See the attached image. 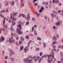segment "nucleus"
<instances>
[{
    "mask_svg": "<svg viewBox=\"0 0 63 63\" xmlns=\"http://www.w3.org/2000/svg\"><path fill=\"white\" fill-rule=\"evenodd\" d=\"M20 39L21 40H22V41H24V38H23V37H21Z\"/></svg>",
    "mask_w": 63,
    "mask_h": 63,
    "instance_id": "obj_32",
    "label": "nucleus"
},
{
    "mask_svg": "<svg viewBox=\"0 0 63 63\" xmlns=\"http://www.w3.org/2000/svg\"><path fill=\"white\" fill-rule=\"evenodd\" d=\"M23 61H24V62H25L26 63H29L28 61H27V60H26V59H24Z\"/></svg>",
    "mask_w": 63,
    "mask_h": 63,
    "instance_id": "obj_12",
    "label": "nucleus"
},
{
    "mask_svg": "<svg viewBox=\"0 0 63 63\" xmlns=\"http://www.w3.org/2000/svg\"><path fill=\"white\" fill-rule=\"evenodd\" d=\"M54 52L53 51H52L51 52V54H50V55H49L48 56V61H49V59L50 58V57L51 56L54 59Z\"/></svg>",
    "mask_w": 63,
    "mask_h": 63,
    "instance_id": "obj_1",
    "label": "nucleus"
},
{
    "mask_svg": "<svg viewBox=\"0 0 63 63\" xmlns=\"http://www.w3.org/2000/svg\"><path fill=\"white\" fill-rule=\"evenodd\" d=\"M59 1V0H56L55 1V3H57Z\"/></svg>",
    "mask_w": 63,
    "mask_h": 63,
    "instance_id": "obj_51",
    "label": "nucleus"
},
{
    "mask_svg": "<svg viewBox=\"0 0 63 63\" xmlns=\"http://www.w3.org/2000/svg\"><path fill=\"white\" fill-rule=\"evenodd\" d=\"M28 49H29V48H25L24 49V52H26L28 51Z\"/></svg>",
    "mask_w": 63,
    "mask_h": 63,
    "instance_id": "obj_14",
    "label": "nucleus"
},
{
    "mask_svg": "<svg viewBox=\"0 0 63 63\" xmlns=\"http://www.w3.org/2000/svg\"><path fill=\"white\" fill-rule=\"evenodd\" d=\"M53 51H56V49H55V48L53 49H52Z\"/></svg>",
    "mask_w": 63,
    "mask_h": 63,
    "instance_id": "obj_55",
    "label": "nucleus"
},
{
    "mask_svg": "<svg viewBox=\"0 0 63 63\" xmlns=\"http://www.w3.org/2000/svg\"><path fill=\"white\" fill-rule=\"evenodd\" d=\"M63 54V52H61L60 53V55L61 56Z\"/></svg>",
    "mask_w": 63,
    "mask_h": 63,
    "instance_id": "obj_58",
    "label": "nucleus"
},
{
    "mask_svg": "<svg viewBox=\"0 0 63 63\" xmlns=\"http://www.w3.org/2000/svg\"><path fill=\"white\" fill-rule=\"evenodd\" d=\"M5 10H2L0 12V14L2 13H5Z\"/></svg>",
    "mask_w": 63,
    "mask_h": 63,
    "instance_id": "obj_21",
    "label": "nucleus"
},
{
    "mask_svg": "<svg viewBox=\"0 0 63 63\" xmlns=\"http://www.w3.org/2000/svg\"><path fill=\"white\" fill-rule=\"evenodd\" d=\"M24 3H22L21 4V6L22 7H23V6H24Z\"/></svg>",
    "mask_w": 63,
    "mask_h": 63,
    "instance_id": "obj_42",
    "label": "nucleus"
},
{
    "mask_svg": "<svg viewBox=\"0 0 63 63\" xmlns=\"http://www.w3.org/2000/svg\"><path fill=\"white\" fill-rule=\"evenodd\" d=\"M51 15L52 17H54L55 16V15L53 13H51Z\"/></svg>",
    "mask_w": 63,
    "mask_h": 63,
    "instance_id": "obj_20",
    "label": "nucleus"
},
{
    "mask_svg": "<svg viewBox=\"0 0 63 63\" xmlns=\"http://www.w3.org/2000/svg\"><path fill=\"white\" fill-rule=\"evenodd\" d=\"M20 50H22V49H23V46H22L21 47L20 46Z\"/></svg>",
    "mask_w": 63,
    "mask_h": 63,
    "instance_id": "obj_26",
    "label": "nucleus"
},
{
    "mask_svg": "<svg viewBox=\"0 0 63 63\" xmlns=\"http://www.w3.org/2000/svg\"><path fill=\"white\" fill-rule=\"evenodd\" d=\"M2 7V5L1 4H0V8H1V7Z\"/></svg>",
    "mask_w": 63,
    "mask_h": 63,
    "instance_id": "obj_62",
    "label": "nucleus"
},
{
    "mask_svg": "<svg viewBox=\"0 0 63 63\" xmlns=\"http://www.w3.org/2000/svg\"><path fill=\"white\" fill-rule=\"evenodd\" d=\"M35 13H36V14L37 16V17H39V15L38 13H37V12H35Z\"/></svg>",
    "mask_w": 63,
    "mask_h": 63,
    "instance_id": "obj_27",
    "label": "nucleus"
},
{
    "mask_svg": "<svg viewBox=\"0 0 63 63\" xmlns=\"http://www.w3.org/2000/svg\"><path fill=\"white\" fill-rule=\"evenodd\" d=\"M10 53H12V54H15V53L13 52V51L12 50H10Z\"/></svg>",
    "mask_w": 63,
    "mask_h": 63,
    "instance_id": "obj_28",
    "label": "nucleus"
},
{
    "mask_svg": "<svg viewBox=\"0 0 63 63\" xmlns=\"http://www.w3.org/2000/svg\"><path fill=\"white\" fill-rule=\"evenodd\" d=\"M53 40L55 41H56L57 40V38H56L55 36L53 37Z\"/></svg>",
    "mask_w": 63,
    "mask_h": 63,
    "instance_id": "obj_23",
    "label": "nucleus"
},
{
    "mask_svg": "<svg viewBox=\"0 0 63 63\" xmlns=\"http://www.w3.org/2000/svg\"><path fill=\"white\" fill-rule=\"evenodd\" d=\"M52 2L53 3H55V0H53Z\"/></svg>",
    "mask_w": 63,
    "mask_h": 63,
    "instance_id": "obj_49",
    "label": "nucleus"
},
{
    "mask_svg": "<svg viewBox=\"0 0 63 63\" xmlns=\"http://www.w3.org/2000/svg\"><path fill=\"white\" fill-rule=\"evenodd\" d=\"M5 19L4 18V20H3V24L4 26V28H7V27L8 26L7 25H5L4 24H5Z\"/></svg>",
    "mask_w": 63,
    "mask_h": 63,
    "instance_id": "obj_5",
    "label": "nucleus"
},
{
    "mask_svg": "<svg viewBox=\"0 0 63 63\" xmlns=\"http://www.w3.org/2000/svg\"><path fill=\"white\" fill-rule=\"evenodd\" d=\"M11 61L12 62H14V58H11Z\"/></svg>",
    "mask_w": 63,
    "mask_h": 63,
    "instance_id": "obj_45",
    "label": "nucleus"
},
{
    "mask_svg": "<svg viewBox=\"0 0 63 63\" xmlns=\"http://www.w3.org/2000/svg\"><path fill=\"white\" fill-rule=\"evenodd\" d=\"M17 26L18 27V29H22V28L21 27V25L20 24H19L17 25Z\"/></svg>",
    "mask_w": 63,
    "mask_h": 63,
    "instance_id": "obj_8",
    "label": "nucleus"
},
{
    "mask_svg": "<svg viewBox=\"0 0 63 63\" xmlns=\"http://www.w3.org/2000/svg\"><path fill=\"white\" fill-rule=\"evenodd\" d=\"M40 58V57L38 56L37 57L34 59V62H36Z\"/></svg>",
    "mask_w": 63,
    "mask_h": 63,
    "instance_id": "obj_6",
    "label": "nucleus"
},
{
    "mask_svg": "<svg viewBox=\"0 0 63 63\" xmlns=\"http://www.w3.org/2000/svg\"><path fill=\"white\" fill-rule=\"evenodd\" d=\"M17 13H16L15 12H14L12 14L13 15V17H14L16 16V15H17Z\"/></svg>",
    "mask_w": 63,
    "mask_h": 63,
    "instance_id": "obj_10",
    "label": "nucleus"
},
{
    "mask_svg": "<svg viewBox=\"0 0 63 63\" xmlns=\"http://www.w3.org/2000/svg\"><path fill=\"white\" fill-rule=\"evenodd\" d=\"M21 16L22 17H25V15L24 14H22L21 15Z\"/></svg>",
    "mask_w": 63,
    "mask_h": 63,
    "instance_id": "obj_31",
    "label": "nucleus"
},
{
    "mask_svg": "<svg viewBox=\"0 0 63 63\" xmlns=\"http://www.w3.org/2000/svg\"><path fill=\"white\" fill-rule=\"evenodd\" d=\"M52 60H53V59H52V58H50V60H49V61H47L48 63H51V61H52Z\"/></svg>",
    "mask_w": 63,
    "mask_h": 63,
    "instance_id": "obj_11",
    "label": "nucleus"
},
{
    "mask_svg": "<svg viewBox=\"0 0 63 63\" xmlns=\"http://www.w3.org/2000/svg\"><path fill=\"white\" fill-rule=\"evenodd\" d=\"M37 26L36 25H34V28H36L37 27Z\"/></svg>",
    "mask_w": 63,
    "mask_h": 63,
    "instance_id": "obj_63",
    "label": "nucleus"
},
{
    "mask_svg": "<svg viewBox=\"0 0 63 63\" xmlns=\"http://www.w3.org/2000/svg\"><path fill=\"white\" fill-rule=\"evenodd\" d=\"M12 25L14 26V25H15V24H16V22H14L13 21V20L12 21Z\"/></svg>",
    "mask_w": 63,
    "mask_h": 63,
    "instance_id": "obj_18",
    "label": "nucleus"
},
{
    "mask_svg": "<svg viewBox=\"0 0 63 63\" xmlns=\"http://www.w3.org/2000/svg\"><path fill=\"white\" fill-rule=\"evenodd\" d=\"M61 63H63V58H61Z\"/></svg>",
    "mask_w": 63,
    "mask_h": 63,
    "instance_id": "obj_35",
    "label": "nucleus"
},
{
    "mask_svg": "<svg viewBox=\"0 0 63 63\" xmlns=\"http://www.w3.org/2000/svg\"><path fill=\"white\" fill-rule=\"evenodd\" d=\"M15 44L17 46H18V43L17 42H15Z\"/></svg>",
    "mask_w": 63,
    "mask_h": 63,
    "instance_id": "obj_39",
    "label": "nucleus"
},
{
    "mask_svg": "<svg viewBox=\"0 0 63 63\" xmlns=\"http://www.w3.org/2000/svg\"><path fill=\"white\" fill-rule=\"evenodd\" d=\"M11 31H14V30L13 29V27H12V26H11Z\"/></svg>",
    "mask_w": 63,
    "mask_h": 63,
    "instance_id": "obj_22",
    "label": "nucleus"
},
{
    "mask_svg": "<svg viewBox=\"0 0 63 63\" xmlns=\"http://www.w3.org/2000/svg\"><path fill=\"white\" fill-rule=\"evenodd\" d=\"M0 16H1L2 18H3L4 17V16H3V15L1 13L0 14Z\"/></svg>",
    "mask_w": 63,
    "mask_h": 63,
    "instance_id": "obj_34",
    "label": "nucleus"
},
{
    "mask_svg": "<svg viewBox=\"0 0 63 63\" xmlns=\"http://www.w3.org/2000/svg\"><path fill=\"white\" fill-rule=\"evenodd\" d=\"M48 56V54H46V55H44L43 56L44 58H45L46 57H47Z\"/></svg>",
    "mask_w": 63,
    "mask_h": 63,
    "instance_id": "obj_25",
    "label": "nucleus"
},
{
    "mask_svg": "<svg viewBox=\"0 0 63 63\" xmlns=\"http://www.w3.org/2000/svg\"><path fill=\"white\" fill-rule=\"evenodd\" d=\"M22 42L21 41H19V44H22Z\"/></svg>",
    "mask_w": 63,
    "mask_h": 63,
    "instance_id": "obj_48",
    "label": "nucleus"
},
{
    "mask_svg": "<svg viewBox=\"0 0 63 63\" xmlns=\"http://www.w3.org/2000/svg\"><path fill=\"white\" fill-rule=\"evenodd\" d=\"M39 49H40L39 48H36V50H39Z\"/></svg>",
    "mask_w": 63,
    "mask_h": 63,
    "instance_id": "obj_61",
    "label": "nucleus"
},
{
    "mask_svg": "<svg viewBox=\"0 0 63 63\" xmlns=\"http://www.w3.org/2000/svg\"><path fill=\"white\" fill-rule=\"evenodd\" d=\"M37 40H39V41H41V38H40L39 37H37Z\"/></svg>",
    "mask_w": 63,
    "mask_h": 63,
    "instance_id": "obj_29",
    "label": "nucleus"
},
{
    "mask_svg": "<svg viewBox=\"0 0 63 63\" xmlns=\"http://www.w3.org/2000/svg\"><path fill=\"white\" fill-rule=\"evenodd\" d=\"M17 35L16 34V33H15L14 34V37H16L17 36Z\"/></svg>",
    "mask_w": 63,
    "mask_h": 63,
    "instance_id": "obj_30",
    "label": "nucleus"
},
{
    "mask_svg": "<svg viewBox=\"0 0 63 63\" xmlns=\"http://www.w3.org/2000/svg\"><path fill=\"white\" fill-rule=\"evenodd\" d=\"M28 61L29 62H30V63L31 62H32V61H33V60L32 59V60H30V59H28Z\"/></svg>",
    "mask_w": 63,
    "mask_h": 63,
    "instance_id": "obj_16",
    "label": "nucleus"
},
{
    "mask_svg": "<svg viewBox=\"0 0 63 63\" xmlns=\"http://www.w3.org/2000/svg\"><path fill=\"white\" fill-rule=\"evenodd\" d=\"M34 35H35V36H36V35H37V32H36V30H34Z\"/></svg>",
    "mask_w": 63,
    "mask_h": 63,
    "instance_id": "obj_19",
    "label": "nucleus"
},
{
    "mask_svg": "<svg viewBox=\"0 0 63 63\" xmlns=\"http://www.w3.org/2000/svg\"><path fill=\"white\" fill-rule=\"evenodd\" d=\"M28 58L27 59H28V58H30V59H32L33 57L31 56V55H28L27 56Z\"/></svg>",
    "mask_w": 63,
    "mask_h": 63,
    "instance_id": "obj_13",
    "label": "nucleus"
},
{
    "mask_svg": "<svg viewBox=\"0 0 63 63\" xmlns=\"http://www.w3.org/2000/svg\"><path fill=\"white\" fill-rule=\"evenodd\" d=\"M59 22H57L56 23V25H57V26L59 25V24H60L59 23V22H60L61 21H60L59 20Z\"/></svg>",
    "mask_w": 63,
    "mask_h": 63,
    "instance_id": "obj_17",
    "label": "nucleus"
},
{
    "mask_svg": "<svg viewBox=\"0 0 63 63\" xmlns=\"http://www.w3.org/2000/svg\"><path fill=\"white\" fill-rule=\"evenodd\" d=\"M13 20L14 21H16V18L14 17H13Z\"/></svg>",
    "mask_w": 63,
    "mask_h": 63,
    "instance_id": "obj_33",
    "label": "nucleus"
},
{
    "mask_svg": "<svg viewBox=\"0 0 63 63\" xmlns=\"http://www.w3.org/2000/svg\"><path fill=\"white\" fill-rule=\"evenodd\" d=\"M29 24V22H27L26 23V25H28Z\"/></svg>",
    "mask_w": 63,
    "mask_h": 63,
    "instance_id": "obj_41",
    "label": "nucleus"
},
{
    "mask_svg": "<svg viewBox=\"0 0 63 63\" xmlns=\"http://www.w3.org/2000/svg\"><path fill=\"white\" fill-rule=\"evenodd\" d=\"M15 4V1H11V5L12 6H14Z\"/></svg>",
    "mask_w": 63,
    "mask_h": 63,
    "instance_id": "obj_9",
    "label": "nucleus"
},
{
    "mask_svg": "<svg viewBox=\"0 0 63 63\" xmlns=\"http://www.w3.org/2000/svg\"><path fill=\"white\" fill-rule=\"evenodd\" d=\"M44 7H42L41 8V11H43V10H44Z\"/></svg>",
    "mask_w": 63,
    "mask_h": 63,
    "instance_id": "obj_43",
    "label": "nucleus"
},
{
    "mask_svg": "<svg viewBox=\"0 0 63 63\" xmlns=\"http://www.w3.org/2000/svg\"><path fill=\"white\" fill-rule=\"evenodd\" d=\"M43 54V53L42 52H41L40 53V56H42V55Z\"/></svg>",
    "mask_w": 63,
    "mask_h": 63,
    "instance_id": "obj_46",
    "label": "nucleus"
},
{
    "mask_svg": "<svg viewBox=\"0 0 63 63\" xmlns=\"http://www.w3.org/2000/svg\"><path fill=\"white\" fill-rule=\"evenodd\" d=\"M21 29H18V28L17 29V33H18V35H21L22 33V32L20 31Z\"/></svg>",
    "mask_w": 63,
    "mask_h": 63,
    "instance_id": "obj_2",
    "label": "nucleus"
},
{
    "mask_svg": "<svg viewBox=\"0 0 63 63\" xmlns=\"http://www.w3.org/2000/svg\"><path fill=\"white\" fill-rule=\"evenodd\" d=\"M30 14L29 13H28L27 14V17H30Z\"/></svg>",
    "mask_w": 63,
    "mask_h": 63,
    "instance_id": "obj_36",
    "label": "nucleus"
},
{
    "mask_svg": "<svg viewBox=\"0 0 63 63\" xmlns=\"http://www.w3.org/2000/svg\"><path fill=\"white\" fill-rule=\"evenodd\" d=\"M42 4L45 5H47L48 4V2H43L42 3Z\"/></svg>",
    "mask_w": 63,
    "mask_h": 63,
    "instance_id": "obj_7",
    "label": "nucleus"
},
{
    "mask_svg": "<svg viewBox=\"0 0 63 63\" xmlns=\"http://www.w3.org/2000/svg\"><path fill=\"white\" fill-rule=\"evenodd\" d=\"M11 17H10V19H12V18H13V17H12V14H11L10 15Z\"/></svg>",
    "mask_w": 63,
    "mask_h": 63,
    "instance_id": "obj_37",
    "label": "nucleus"
},
{
    "mask_svg": "<svg viewBox=\"0 0 63 63\" xmlns=\"http://www.w3.org/2000/svg\"><path fill=\"white\" fill-rule=\"evenodd\" d=\"M5 59H8V56H5Z\"/></svg>",
    "mask_w": 63,
    "mask_h": 63,
    "instance_id": "obj_56",
    "label": "nucleus"
},
{
    "mask_svg": "<svg viewBox=\"0 0 63 63\" xmlns=\"http://www.w3.org/2000/svg\"><path fill=\"white\" fill-rule=\"evenodd\" d=\"M43 45L44 46L43 47H44L45 48L46 47V43H43Z\"/></svg>",
    "mask_w": 63,
    "mask_h": 63,
    "instance_id": "obj_24",
    "label": "nucleus"
},
{
    "mask_svg": "<svg viewBox=\"0 0 63 63\" xmlns=\"http://www.w3.org/2000/svg\"><path fill=\"white\" fill-rule=\"evenodd\" d=\"M26 39H29V37L27 35H26Z\"/></svg>",
    "mask_w": 63,
    "mask_h": 63,
    "instance_id": "obj_44",
    "label": "nucleus"
},
{
    "mask_svg": "<svg viewBox=\"0 0 63 63\" xmlns=\"http://www.w3.org/2000/svg\"><path fill=\"white\" fill-rule=\"evenodd\" d=\"M34 4L35 6H37V5H38V4H37V3H34Z\"/></svg>",
    "mask_w": 63,
    "mask_h": 63,
    "instance_id": "obj_47",
    "label": "nucleus"
},
{
    "mask_svg": "<svg viewBox=\"0 0 63 63\" xmlns=\"http://www.w3.org/2000/svg\"><path fill=\"white\" fill-rule=\"evenodd\" d=\"M53 45H54L55 44V41H53L52 43Z\"/></svg>",
    "mask_w": 63,
    "mask_h": 63,
    "instance_id": "obj_60",
    "label": "nucleus"
},
{
    "mask_svg": "<svg viewBox=\"0 0 63 63\" xmlns=\"http://www.w3.org/2000/svg\"><path fill=\"white\" fill-rule=\"evenodd\" d=\"M21 14H19V15L18 16L19 17H20V16H21Z\"/></svg>",
    "mask_w": 63,
    "mask_h": 63,
    "instance_id": "obj_54",
    "label": "nucleus"
},
{
    "mask_svg": "<svg viewBox=\"0 0 63 63\" xmlns=\"http://www.w3.org/2000/svg\"><path fill=\"white\" fill-rule=\"evenodd\" d=\"M52 46V47H53L54 48H56V46H55V45Z\"/></svg>",
    "mask_w": 63,
    "mask_h": 63,
    "instance_id": "obj_52",
    "label": "nucleus"
},
{
    "mask_svg": "<svg viewBox=\"0 0 63 63\" xmlns=\"http://www.w3.org/2000/svg\"><path fill=\"white\" fill-rule=\"evenodd\" d=\"M39 63H40L41 62V59L40 58H40H39Z\"/></svg>",
    "mask_w": 63,
    "mask_h": 63,
    "instance_id": "obj_38",
    "label": "nucleus"
},
{
    "mask_svg": "<svg viewBox=\"0 0 63 63\" xmlns=\"http://www.w3.org/2000/svg\"><path fill=\"white\" fill-rule=\"evenodd\" d=\"M56 36L57 38H58V37H59V35H58V34H56Z\"/></svg>",
    "mask_w": 63,
    "mask_h": 63,
    "instance_id": "obj_50",
    "label": "nucleus"
},
{
    "mask_svg": "<svg viewBox=\"0 0 63 63\" xmlns=\"http://www.w3.org/2000/svg\"><path fill=\"white\" fill-rule=\"evenodd\" d=\"M56 28V27H55V26H54L53 27V28L54 29H55Z\"/></svg>",
    "mask_w": 63,
    "mask_h": 63,
    "instance_id": "obj_59",
    "label": "nucleus"
},
{
    "mask_svg": "<svg viewBox=\"0 0 63 63\" xmlns=\"http://www.w3.org/2000/svg\"><path fill=\"white\" fill-rule=\"evenodd\" d=\"M13 39V37H11L9 39V43H12V42H14V39Z\"/></svg>",
    "mask_w": 63,
    "mask_h": 63,
    "instance_id": "obj_3",
    "label": "nucleus"
},
{
    "mask_svg": "<svg viewBox=\"0 0 63 63\" xmlns=\"http://www.w3.org/2000/svg\"><path fill=\"white\" fill-rule=\"evenodd\" d=\"M37 57L36 56H33V59H35Z\"/></svg>",
    "mask_w": 63,
    "mask_h": 63,
    "instance_id": "obj_40",
    "label": "nucleus"
},
{
    "mask_svg": "<svg viewBox=\"0 0 63 63\" xmlns=\"http://www.w3.org/2000/svg\"><path fill=\"white\" fill-rule=\"evenodd\" d=\"M14 33L13 32H12L11 33V36H14Z\"/></svg>",
    "mask_w": 63,
    "mask_h": 63,
    "instance_id": "obj_53",
    "label": "nucleus"
},
{
    "mask_svg": "<svg viewBox=\"0 0 63 63\" xmlns=\"http://www.w3.org/2000/svg\"><path fill=\"white\" fill-rule=\"evenodd\" d=\"M5 40V38H4L3 36H1L0 38V42H3Z\"/></svg>",
    "mask_w": 63,
    "mask_h": 63,
    "instance_id": "obj_4",
    "label": "nucleus"
},
{
    "mask_svg": "<svg viewBox=\"0 0 63 63\" xmlns=\"http://www.w3.org/2000/svg\"><path fill=\"white\" fill-rule=\"evenodd\" d=\"M37 1V0H34L33 1V3H34V2Z\"/></svg>",
    "mask_w": 63,
    "mask_h": 63,
    "instance_id": "obj_64",
    "label": "nucleus"
},
{
    "mask_svg": "<svg viewBox=\"0 0 63 63\" xmlns=\"http://www.w3.org/2000/svg\"><path fill=\"white\" fill-rule=\"evenodd\" d=\"M25 19H27V21H29L30 20V17H25Z\"/></svg>",
    "mask_w": 63,
    "mask_h": 63,
    "instance_id": "obj_15",
    "label": "nucleus"
},
{
    "mask_svg": "<svg viewBox=\"0 0 63 63\" xmlns=\"http://www.w3.org/2000/svg\"><path fill=\"white\" fill-rule=\"evenodd\" d=\"M3 28H1L0 29V31H3Z\"/></svg>",
    "mask_w": 63,
    "mask_h": 63,
    "instance_id": "obj_57",
    "label": "nucleus"
}]
</instances>
